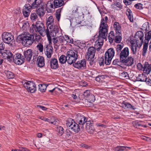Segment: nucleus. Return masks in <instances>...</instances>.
<instances>
[{
	"label": "nucleus",
	"mask_w": 151,
	"mask_h": 151,
	"mask_svg": "<svg viewBox=\"0 0 151 151\" xmlns=\"http://www.w3.org/2000/svg\"><path fill=\"white\" fill-rule=\"evenodd\" d=\"M34 38L33 35L24 32L18 36L16 40L17 42H21L23 45L28 47L33 43Z\"/></svg>",
	"instance_id": "nucleus-1"
},
{
	"label": "nucleus",
	"mask_w": 151,
	"mask_h": 151,
	"mask_svg": "<svg viewBox=\"0 0 151 151\" xmlns=\"http://www.w3.org/2000/svg\"><path fill=\"white\" fill-rule=\"evenodd\" d=\"M64 4L63 0H50L47 3L46 9L48 12H52L53 9L63 6Z\"/></svg>",
	"instance_id": "nucleus-2"
},
{
	"label": "nucleus",
	"mask_w": 151,
	"mask_h": 151,
	"mask_svg": "<svg viewBox=\"0 0 151 151\" xmlns=\"http://www.w3.org/2000/svg\"><path fill=\"white\" fill-rule=\"evenodd\" d=\"M43 4V0H34L32 4V9L37 8V13L41 17L43 16L45 13Z\"/></svg>",
	"instance_id": "nucleus-3"
},
{
	"label": "nucleus",
	"mask_w": 151,
	"mask_h": 151,
	"mask_svg": "<svg viewBox=\"0 0 151 151\" xmlns=\"http://www.w3.org/2000/svg\"><path fill=\"white\" fill-rule=\"evenodd\" d=\"M67 57V63L71 65L78 58V52L75 50H71L68 51L66 53Z\"/></svg>",
	"instance_id": "nucleus-4"
},
{
	"label": "nucleus",
	"mask_w": 151,
	"mask_h": 151,
	"mask_svg": "<svg viewBox=\"0 0 151 151\" xmlns=\"http://www.w3.org/2000/svg\"><path fill=\"white\" fill-rule=\"evenodd\" d=\"M2 38L3 41L5 43L9 44L12 46V43L14 40L13 36L11 33L8 32H4L2 34Z\"/></svg>",
	"instance_id": "nucleus-5"
},
{
	"label": "nucleus",
	"mask_w": 151,
	"mask_h": 151,
	"mask_svg": "<svg viewBox=\"0 0 151 151\" xmlns=\"http://www.w3.org/2000/svg\"><path fill=\"white\" fill-rule=\"evenodd\" d=\"M23 86L28 91L31 93L35 92L36 90V85L33 82L24 81L23 82Z\"/></svg>",
	"instance_id": "nucleus-6"
},
{
	"label": "nucleus",
	"mask_w": 151,
	"mask_h": 151,
	"mask_svg": "<svg viewBox=\"0 0 151 151\" xmlns=\"http://www.w3.org/2000/svg\"><path fill=\"white\" fill-rule=\"evenodd\" d=\"M58 32L59 29L57 27L55 28L52 31L50 30V31L48 28L46 29L45 33L46 35L49 44L52 43L51 37L55 36L56 34L58 33Z\"/></svg>",
	"instance_id": "nucleus-7"
},
{
	"label": "nucleus",
	"mask_w": 151,
	"mask_h": 151,
	"mask_svg": "<svg viewBox=\"0 0 151 151\" xmlns=\"http://www.w3.org/2000/svg\"><path fill=\"white\" fill-rule=\"evenodd\" d=\"M35 26L36 29L35 31L38 32L41 35L44 36L45 33V29L43 23L40 21H37L36 23Z\"/></svg>",
	"instance_id": "nucleus-8"
},
{
	"label": "nucleus",
	"mask_w": 151,
	"mask_h": 151,
	"mask_svg": "<svg viewBox=\"0 0 151 151\" xmlns=\"http://www.w3.org/2000/svg\"><path fill=\"white\" fill-rule=\"evenodd\" d=\"M96 49L93 47H89L88 50L86 55V59L88 60H90L93 59L96 53Z\"/></svg>",
	"instance_id": "nucleus-9"
},
{
	"label": "nucleus",
	"mask_w": 151,
	"mask_h": 151,
	"mask_svg": "<svg viewBox=\"0 0 151 151\" xmlns=\"http://www.w3.org/2000/svg\"><path fill=\"white\" fill-rule=\"evenodd\" d=\"M24 58L21 54L18 53L15 55V57L13 58V62L17 65H21L23 63L24 60Z\"/></svg>",
	"instance_id": "nucleus-10"
},
{
	"label": "nucleus",
	"mask_w": 151,
	"mask_h": 151,
	"mask_svg": "<svg viewBox=\"0 0 151 151\" xmlns=\"http://www.w3.org/2000/svg\"><path fill=\"white\" fill-rule=\"evenodd\" d=\"M4 59H7L10 61H12L13 58V55L9 50H4L1 53Z\"/></svg>",
	"instance_id": "nucleus-11"
},
{
	"label": "nucleus",
	"mask_w": 151,
	"mask_h": 151,
	"mask_svg": "<svg viewBox=\"0 0 151 151\" xmlns=\"http://www.w3.org/2000/svg\"><path fill=\"white\" fill-rule=\"evenodd\" d=\"M129 54V48L127 47H125L121 51L120 53L119 58L120 61L124 59L127 58Z\"/></svg>",
	"instance_id": "nucleus-12"
},
{
	"label": "nucleus",
	"mask_w": 151,
	"mask_h": 151,
	"mask_svg": "<svg viewBox=\"0 0 151 151\" xmlns=\"http://www.w3.org/2000/svg\"><path fill=\"white\" fill-rule=\"evenodd\" d=\"M31 9H32V4L31 5L29 4H27L24 6L22 13L24 17H27L29 16L31 11Z\"/></svg>",
	"instance_id": "nucleus-13"
},
{
	"label": "nucleus",
	"mask_w": 151,
	"mask_h": 151,
	"mask_svg": "<svg viewBox=\"0 0 151 151\" xmlns=\"http://www.w3.org/2000/svg\"><path fill=\"white\" fill-rule=\"evenodd\" d=\"M74 66L77 68L83 69L86 67V62L85 60L77 61L73 64Z\"/></svg>",
	"instance_id": "nucleus-14"
},
{
	"label": "nucleus",
	"mask_w": 151,
	"mask_h": 151,
	"mask_svg": "<svg viewBox=\"0 0 151 151\" xmlns=\"http://www.w3.org/2000/svg\"><path fill=\"white\" fill-rule=\"evenodd\" d=\"M108 27L107 24V22L104 20V18L102 19L99 31L108 32Z\"/></svg>",
	"instance_id": "nucleus-15"
},
{
	"label": "nucleus",
	"mask_w": 151,
	"mask_h": 151,
	"mask_svg": "<svg viewBox=\"0 0 151 151\" xmlns=\"http://www.w3.org/2000/svg\"><path fill=\"white\" fill-rule=\"evenodd\" d=\"M88 122L87 118L83 115L80 116L77 120V122L78 123V124L80 126L81 125V128L83 127V125L85 123Z\"/></svg>",
	"instance_id": "nucleus-16"
},
{
	"label": "nucleus",
	"mask_w": 151,
	"mask_h": 151,
	"mask_svg": "<svg viewBox=\"0 0 151 151\" xmlns=\"http://www.w3.org/2000/svg\"><path fill=\"white\" fill-rule=\"evenodd\" d=\"M107 34V32L102 31H99V35L98 36V39L97 40L98 42L103 44L104 40L106 38V36Z\"/></svg>",
	"instance_id": "nucleus-17"
},
{
	"label": "nucleus",
	"mask_w": 151,
	"mask_h": 151,
	"mask_svg": "<svg viewBox=\"0 0 151 151\" xmlns=\"http://www.w3.org/2000/svg\"><path fill=\"white\" fill-rule=\"evenodd\" d=\"M135 38H139L141 41L139 43V47L140 48L142 45L144 39V34L142 31H139L137 32L135 34L134 36Z\"/></svg>",
	"instance_id": "nucleus-18"
},
{
	"label": "nucleus",
	"mask_w": 151,
	"mask_h": 151,
	"mask_svg": "<svg viewBox=\"0 0 151 151\" xmlns=\"http://www.w3.org/2000/svg\"><path fill=\"white\" fill-rule=\"evenodd\" d=\"M134 60V59L133 58L131 57H129L120 62L123 63H125L127 66H129L132 65L133 64Z\"/></svg>",
	"instance_id": "nucleus-19"
},
{
	"label": "nucleus",
	"mask_w": 151,
	"mask_h": 151,
	"mask_svg": "<svg viewBox=\"0 0 151 151\" xmlns=\"http://www.w3.org/2000/svg\"><path fill=\"white\" fill-rule=\"evenodd\" d=\"M50 66L51 69H55L59 67L57 60L55 58H52L50 61Z\"/></svg>",
	"instance_id": "nucleus-20"
},
{
	"label": "nucleus",
	"mask_w": 151,
	"mask_h": 151,
	"mask_svg": "<svg viewBox=\"0 0 151 151\" xmlns=\"http://www.w3.org/2000/svg\"><path fill=\"white\" fill-rule=\"evenodd\" d=\"M32 51L31 49H28L24 51V57L26 60L29 61L32 55Z\"/></svg>",
	"instance_id": "nucleus-21"
},
{
	"label": "nucleus",
	"mask_w": 151,
	"mask_h": 151,
	"mask_svg": "<svg viewBox=\"0 0 151 151\" xmlns=\"http://www.w3.org/2000/svg\"><path fill=\"white\" fill-rule=\"evenodd\" d=\"M139 42L138 40H137L136 42V44L133 42L131 43L130 48L133 54H136L137 51V47H139ZM139 48V49L140 48Z\"/></svg>",
	"instance_id": "nucleus-22"
},
{
	"label": "nucleus",
	"mask_w": 151,
	"mask_h": 151,
	"mask_svg": "<svg viewBox=\"0 0 151 151\" xmlns=\"http://www.w3.org/2000/svg\"><path fill=\"white\" fill-rule=\"evenodd\" d=\"M53 53V48L52 46L50 45L46 46V50L45 52V55L48 58H51L52 55Z\"/></svg>",
	"instance_id": "nucleus-23"
},
{
	"label": "nucleus",
	"mask_w": 151,
	"mask_h": 151,
	"mask_svg": "<svg viewBox=\"0 0 151 151\" xmlns=\"http://www.w3.org/2000/svg\"><path fill=\"white\" fill-rule=\"evenodd\" d=\"M86 129L88 133L90 134H93L95 130L93 126L89 121L86 123Z\"/></svg>",
	"instance_id": "nucleus-24"
},
{
	"label": "nucleus",
	"mask_w": 151,
	"mask_h": 151,
	"mask_svg": "<svg viewBox=\"0 0 151 151\" xmlns=\"http://www.w3.org/2000/svg\"><path fill=\"white\" fill-rule=\"evenodd\" d=\"M77 123H76L74 120L71 118H68L66 121V124L67 126L69 127L71 129H72L74 127L76 126Z\"/></svg>",
	"instance_id": "nucleus-25"
},
{
	"label": "nucleus",
	"mask_w": 151,
	"mask_h": 151,
	"mask_svg": "<svg viewBox=\"0 0 151 151\" xmlns=\"http://www.w3.org/2000/svg\"><path fill=\"white\" fill-rule=\"evenodd\" d=\"M115 53V51L113 48H110L108 49L105 53L104 55L107 57L112 58Z\"/></svg>",
	"instance_id": "nucleus-26"
},
{
	"label": "nucleus",
	"mask_w": 151,
	"mask_h": 151,
	"mask_svg": "<svg viewBox=\"0 0 151 151\" xmlns=\"http://www.w3.org/2000/svg\"><path fill=\"white\" fill-rule=\"evenodd\" d=\"M143 71L145 73L149 74L151 71V64H149L147 62H145L143 67Z\"/></svg>",
	"instance_id": "nucleus-27"
},
{
	"label": "nucleus",
	"mask_w": 151,
	"mask_h": 151,
	"mask_svg": "<svg viewBox=\"0 0 151 151\" xmlns=\"http://www.w3.org/2000/svg\"><path fill=\"white\" fill-rule=\"evenodd\" d=\"M46 24L47 26V28L48 26L50 25L49 28L50 29H51L53 28V25L54 24V19L53 17L52 16H50L47 21Z\"/></svg>",
	"instance_id": "nucleus-28"
},
{
	"label": "nucleus",
	"mask_w": 151,
	"mask_h": 151,
	"mask_svg": "<svg viewBox=\"0 0 151 151\" xmlns=\"http://www.w3.org/2000/svg\"><path fill=\"white\" fill-rule=\"evenodd\" d=\"M37 62L38 66L42 68L45 65L44 59L42 56H38L37 58Z\"/></svg>",
	"instance_id": "nucleus-29"
},
{
	"label": "nucleus",
	"mask_w": 151,
	"mask_h": 151,
	"mask_svg": "<svg viewBox=\"0 0 151 151\" xmlns=\"http://www.w3.org/2000/svg\"><path fill=\"white\" fill-rule=\"evenodd\" d=\"M136 80L138 81L145 82L147 79L143 73L139 74L136 77Z\"/></svg>",
	"instance_id": "nucleus-30"
},
{
	"label": "nucleus",
	"mask_w": 151,
	"mask_h": 151,
	"mask_svg": "<svg viewBox=\"0 0 151 151\" xmlns=\"http://www.w3.org/2000/svg\"><path fill=\"white\" fill-rule=\"evenodd\" d=\"M122 107L125 109L126 108L127 109H132L134 110L136 109L134 108L130 104L127 102H124L122 104Z\"/></svg>",
	"instance_id": "nucleus-31"
},
{
	"label": "nucleus",
	"mask_w": 151,
	"mask_h": 151,
	"mask_svg": "<svg viewBox=\"0 0 151 151\" xmlns=\"http://www.w3.org/2000/svg\"><path fill=\"white\" fill-rule=\"evenodd\" d=\"M33 35L34 36L33 42H34L35 43L41 42L42 39L40 35L36 33Z\"/></svg>",
	"instance_id": "nucleus-32"
},
{
	"label": "nucleus",
	"mask_w": 151,
	"mask_h": 151,
	"mask_svg": "<svg viewBox=\"0 0 151 151\" xmlns=\"http://www.w3.org/2000/svg\"><path fill=\"white\" fill-rule=\"evenodd\" d=\"M127 15L128 17V19L131 22H132L133 21V18L132 15V13L131 11L129 9H128L126 11Z\"/></svg>",
	"instance_id": "nucleus-33"
},
{
	"label": "nucleus",
	"mask_w": 151,
	"mask_h": 151,
	"mask_svg": "<svg viewBox=\"0 0 151 151\" xmlns=\"http://www.w3.org/2000/svg\"><path fill=\"white\" fill-rule=\"evenodd\" d=\"M72 132L70 131V130L68 129H67L65 131V133H64V134L63 136L64 138H70L72 135Z\"/></svg>",
	"instance_id": "nucleus-34"
},
{
	"label": "nucleus",
	"mask_w": 151,
	"mask_h": 151,
	"mask_svg": "<svg viewBox=\"0 0 151 151\" xmlns=\"http://www.w3.org/2000/svg\"><path fill=\"white\" fill-rule=\"evenodd\" d=\"M59 62L61 64H64L66 62H67V55H66V56H65L63 55H61L59 58Z\"/></svg>",
	"instance_id": "nucleus-35"
},
{
	"label": "nucleus",
	"mask_w": 151,
	"mask_h": 151,
	"mask_svg": "<svg viewBox=\"0 0 151 151\" xmlns=\"http://www.w3.org/2000/svg\"><path fill=\"white\" fill-rule=\"evenodd\" d=\"M114 27L116 31V33L117 34L120 33L121 26L119 23L117 22H115L114 23Z\"/></svg>",
	"instance_id": "nucleus-36"
},
{
	"label": "nucleus",
	"mask_w": 151,
	"mask_h": 151,
	"mask_svg": "<svg viewBox=\"0 0 151 151\" xmlns=\"http://www.w3.org/2000/svg\"><path fill=\"white\" fill-rule=\"evenodd\" d=\"M130 147L126 146H118L115 148V150L116 151H119L120 150H127L130 149Z\"/></svg>",
	"instance_id": "nucleus-37"
},
{
	"label": "nucleus",
	"mask_w": 151,
	"mask_h": 151,
	"mask_svg": "<svg viewBox=\"0 0 151 151\" xmlns=\"http://www.w3.org/2000/svg\"><path fill=\"white\" fill-rule=\"evenodd\" d=\"M112 6L114 9H116L117 10H119L122 9V5L119 2L115 3L114 4L112 5Z\"/></svg>",
	"instance_id": "nucleus-38"
},
{
	"label": "nucleus",
	"mask_w": 151,
	"mask_h": 151,
	"mask_svg": "<svg viewBox=\"0 0 151 151\" xmlns=\"http://www.w3.org/2000/svg\"><path fill=\"white\" fill-rule=\"evenodd\" d=\"M117 35L115 37L114 41L116 43H119L122 40V34L121 33H117Z\"/></svg>",
	"instance_id": "nucleus-39"
},
{
	"label": "nucleus",
	"mask_w": 151,
	"mask_h": 151,
	"mask_svg": "<svg viewBox=\"0 0 151 151\" xmlns=\"http://www.w3.org/2000/svg\"><path fill=\"white\" fill-rule=\"evenodd\" d=\"M148 46V43L144 42L142 53V55L143 56H145L146 54Z\"/></svg>",
	"instance_id": "nucleus-40"
},
{
	"label": "nucleus",
	"mask_w": 151,
	"mask_h": 151,
	"mask_svg": "<svg viewBox=\"0 0 151 151\" xmlns=\"http://www.w3.org/2000/svg\"><path fill=\"white\" fill-rule=\"evenodd\" d=\"M86 99L88 102L92 103L95 100V97L93 95L91 94Z\"/></svg>",
	"instance_id": "nucleus-41"
},
{
	"label": "nucleus",
	"mask_w": 151,
	"mask_h": 151,
	"mask_svg": "<svg viewBox=\"0 0 151 151\" xmlns=\"http://www.w3.org/2000/svg\"><path fill=\"white\" fill-rule=\"evenodd\" d=\"M104 57L105 64L106 65H109L111 62V61L112 58L105 56V55Z\"/></svg>",
	"instance_id": "nucleus-42"
},
{
	"label": "nucleus",
	"mask_w": 151,
	"mask_h": 151,
	"mask_svg": "<svg viewBox=\"0 0 151 151\" xmlns=\"http://www.w3.org/2000/svg\"><path fill=\"white\" fill-rule=\"evenodd\" d=\"M39 89L41 92H43L45 91L47 88V86L45 84H40L38 85Z\"/></svg>",
	"instance_id": "nucleus-43"
},
{
	"label": "nucleus",
	"mask_w": 151,
	"mask_h": 151,
	"mask_svg": "<svg viewBox=\"0 0 151 151\" xmlns=\"http://www.w3.org/2000/svg\"><path fill=\"white\" fill-rule=\"evenodd\" d=\"M123 47V45L120 44H118L115 47L116 49V51L117 55H119L121 52L122 49Z\"/></svg>",
	"instance_id": "nucleus-44"
},
{
	"label": "nucleus",
	"mask_w": 151,
	"mask_h": 151,
	"mask_svg": "<svg viewBox=\"0 0 151 151\" xmlns=\"http://www.w3.org/2000/svg\"><path fill=\"white\" fill-rule=\"evenodd\" d=\"M58 40L59 42V46L61 44L62 45V43H64L66 41L65 37H63L62 36H60L58 37Z\"/></svg>",
	"instance_id": "nucleus-45"
},
{
	"label": "nucleus",
	"mask_w": 151,
	"mask_h": 151,
	"mask_svg": "<svg viewBox=\"0 0 151 151\" xmlns=\"http://www.w3.org/2000/svg\"><path fill=\"white\" fill-rule=\"evenodd\" d=\"M5 73L6 74L7 78L9 79L13 78L14 77V75L13 73L9 71H5Z\"/></svg>",
	"instance_id": "nucleus-46"
},
{
	"label": "nucleus",
	"mask_w": 151,
	"mask_h": 151,
	"mask_svg": "<svg viewBox=\"0 0 151 151\" xmlns=\"http://www.w3.org/2000/svg\"><path fill=\"white\" fill-rule=\"evenodd\" d=\"M105 78V76L104 75H99L95 78V80L98 82L102 81Z\"/></svg>",
	"instance_id": "nucleus-47"
},
{
	"label": "nucleus",
	"mask_w": 151,
	"mask_h": 151,
	"mask_svg": "<svg viewBox=\"0 0 151 151\" xmlns=\"http://www.w3.org/2000/svg\"><path fill=\"white\" fill-rule=\"evenodd\" d=\"M62 9V8L58 9L56 12V17L58 21L60 19V13Z\"/></svg>",
	"instance_id": "nucleus-48"
},
{
	"label": "nucleus",
	"mask_w": 151,
	"mask_h": 151,
	"mask_svg": "<svg viewBox=\"0 0 151 151\" xmlns=\"http://www.w3.org/2000/svg\"><path fill=\"white\" fill-rule=\"evenodd\" d=\"M57 131L60 136H62L64 133V130L63 127L60 126L57 127Z\"/></svg>",
	"instance_id": "nucleus-49"
},
{
	"label": "nucleus",
	"mask_w": 151,
	"mask_h": 151,
	"mask_svg": "<svg viewBox=\"0 0 151 151\" xmlns=\"http://www.w3.org/2000/svg\"><path fill=\"white\" fill-rule=\"evenodd\" d=\"M53 38L52 39V42L54 44V45L56 46H59V42L58 41V37H52Z\"/></svg>",
	"instance_id": "nucleus-50"
},
{
	"label": "nucleus",
	"mask_w": 151,
	"mask_h": 151,
	"mask_svg": "<svg viewBox=\"0 0 151 151\" xmlns=\"http://www.w3.org/2000/svg\"><path fill=\"white\" fill-rule=\"evenodd\" d=\"M75 127H74L72 130L74 132L78 133L80 130L81 126L77 123Z\"/></svg>",
	"instance_id": "nucleus-51"
},
{
	"label": "nucleus",
	"mask_w": 151,
	"mask_h": 151,
	"mask_svg": "<svg viewBox=\"0 0 151 151\" xmlns=\"http://www.w3.org/2000/svg\"><path fill=\"white\" fill-rule=\"evenodd\" d=\"M145 38L144 42L148 43L149 41L151 39V37L148 35V33H147L145 35Z\"/></svg>",
	"instance_id": "nucleus-52"
},
{
	"label": "nucleus",
	"mask_w": 151,
	"mask_h": 151,
	"mask_svg": "<svg viewBox=\"0 0 151 151\" xmlns=\"http://www.w3.org/2000/svg\"><path fill=\"white\" fill-rule=\"evenodd\" d=\"M39 118H40L42 120H44L45 121H47L48 122H49L51 124H55V122H52V121H51V120H49V119L44 117V116L39 117Z\"/></svg>",
	"instance_id": "nucleus-53"
},
{
	"label": "nucleus",
	"mask_w": 151,
	"mask_h": 151,
	"mask_svg": "<svg viewBox=\"0 0 151 151\" xmlns=\"http://www.w3.org/2000/svg\"><path fill=\"white\" fill-rule=\"evenodd\" d=\"M37 47L40 52H42L43 50V45L41 42L38 43L37 45Z\"/></svg>",
	"instance_id": "nucleus-54"
},
{
	"label": "nucleus",
	"mask_w": 151,
	"mask_h": 151,
	"mask_svg": "<svg viewBox=\"0 0 151 151\" xmlns=\"http://www.w3.org/2000/svg\"><path fill=\"white\" fill-rule=\"evenodd\" d=\"M101 43H100L99 42H98L95 45V48H96L97 51H99V50L101 48L102 45Z\"/></svg>",
	"instance_id": "nucleus-55"
},
{
	"label": "nucleus",
	"mask_w": 151,
	"mask_h": 151,
	"mask_svg": "<svg viewBox=\"0 0 151 151\" xmlns=\"http://www.w3.org/2000/svg\"><path fill=\"white\" fill-rule=\"evenodd\" d=\"M66 41L67 42L72 43L73 42V40L72 38H70L67 35H65Z\"/></svg>",
	"instance_id": "nucleus-56"
},
{
	"label": "nucleus",
	"mask_w": 151,
	"mask_h": 151,
	"mask_svg": "<svg viewBox=\"0 0 151 151\" xmlns=\"http://www.w3.org/2000/svg\"><path fill=\"white\" fill-rule=\"evenodd\" d=\"M104 57H102L101 58H100L99 60V64L101 66L104 65Z\"/></svg>",
	"instance_id": "nucleus-57"
},
{
	"label": "nucleus",
	"mask_w": 151,
	"mask_h": 151,
	"mask_svg": "<svg viewBox=\"0 0 151 151\" xmlns=\"http://www.w3.org/2000/svg\"><path fill=\"white\" fill-rule=\"evenodd\" d=\"M30 18L32 20H35L37 18V16L35 13H33L31 15Z\"/></svg>",
	"instance_id": "nucleus-58"
},
{
	"label": "nucleus",
	"mask_w": 151,
	"mask_h": 151,
	"mask_svg": "<svg viewBox=\"0 0 151 151\" xmlns=\"http://www.w3.org/2000/svg\"><path fill=\"white\" fill-rule=\"evenodd\" d=\"M121 76L123 78L128 79L129 78V76L127 72H124L121 73Z\"/></svg>",
	"instance_id": "nucleus-59"
},
{
	"label": "nucleus",
	"mask_w": 151,
	"mask_h": 151,
	"mask_svg": "<svg viewBox=\"0 0 151 151\" xmlns=\"http://www.w3.org/2000/svg\"><path fill=\"white\" fill-rule=\"evenodd\" d=\"M5 45L2 42H0V52L2 53V52H4V50Z\"/></svg>",
	"instance_id": "nucleus-60"
},
{
	"label": "nucleus",
	"mask_w": 151,
	"mask_h": 151,
	"mask_svg": "<svg viewBox=\"0 0 151 151\" xmlns=\"http://www.w3.org/2000/svg\"><path fill=\"white\" fill-rule=\"evenodd\" d=\"M91 94L90 93V91L89 90H86L84 92L83 96L86 99Z\"/></svg>",
	"instance_id": "nucleus-61"
},
{
	"label": "nucleus",
	"mask_w": 151,
	"mask_h": 151,
	"mask_svg": "<svg viewBox=\"0 0 151 151\" xmlns=\"http://www.w3.org/2000/svg\"><path fill=\"white\" fill-rule=\"evenodd\" d=\"M134 7L139 9H141L143 8L142 4L140 3H137L134 5Z\"/></svg>",
	"instance_id": "nucleus-62"
},
{
	"label": "nucleus",
	"mask_w": 151,
	"mask_h": 151,
	"mask_svg": "<svg viewBox=\"0 0 151 151\" xmlns=\"http://www.w3.org/2000/svg\"><path fill=\"white\" fill-rule=\"evenodd\" d=\"M121 62L119 59H116L114 60L112 62V64L114 65H119V63Z\"/></svg>",
	"instance_id": "nucleus-63"
},
{
	"label": "nucleus",
	"mask_w": 151,
	"mask_h": 151,
	"mask_svg": "<svg viewBox=\"0 0 151 151\" xmlns=\"http://www.w3.org/2000/svg\"><path fill=\"white\" fill-rule=\"evenodd\" d=\"M115 37H113L111 35V36H109L108 39L109 41L111 44L112 43L113 40H114Z\"/></svg>",
	"instance_id": "nucleus-64"
}]
</instances>
